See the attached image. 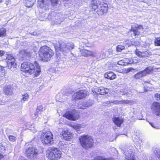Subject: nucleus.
I'll list each match as a JSON object with an SVG mask.
<instances>
[{
  "label": "nucleus",
  "mask_w": 160,
  "mask_h": 160,
  "mask_svg": "<svg viewBox=\"0 0 160 160\" xmlns=\"http://www.w3.org/2000/svg\"><path fill=\"white\" fill-rule=\"evenodd\" d=\"M2 2V1L1 0H0V3L1 2Z\"/></svg>",
  "instance_id": "54"
},
{
  "label": "nucleus",
  "mask_w": 160,
  "mask_h": 160,
  "mask_svg": "<svg viewBox=\"0 0 160 160\" xmlns=\"http://www.w3.org/2000/svg\"><path fill=\"white\" fill-rule=\"evenodd\" d=\"M151 70L149 68H147L144 70L140 72L135 74L134 76L135 78L139 79L142 77L148 74L151 72Z\"/></svg>",
  "instance_id": "12"
},
{
  "label": "nucleus",
  "mask_w": 160,
  "mask_h": 160,
  "mask_svg": "<svg viewBox=\"0 0 160 160\" xmlns=\"http://www.w3.org/2000/svg\"><path fill=\"white\" fill-rule=\"evenodd\" d=\"M153 153L160 160V150L158 149H155Z\"/></svg>",
  "instance_id": "36"
},
{
  "label": "nucleus",
  "mask_w": 160,
  "mask_h": 160,
  "mask_svg": "<svg viewBox=\"0 0 160 160\" xmlns=\"http://www.w3.org/2000/svg\"><path fill=\"white\" fill-rule=\"evenodd\" d=\"M136 55L141 58H147L152 55V53L149 51H145L143 52L136 51Z\"/></svg>",
  "instance_id": "17"
},
{
  "label": "nucleus",
  "mask_w": 160,
  "mask_h": 160,
  "mask_svg": "<svg viewBox=\"0 0 160 160\" xmlns=\"http://www.w3.org/2000/svg\"><path fill=\"white\" fill-rule=\"evenodd\" d=\"M148 82V83H149V82Z\"/></svg>",
  "instance_id": "56"
},
{
  "label": "nucleus",
  "mask_w": 160,
  "mask_h": 160,
  "mask_svg": "<svg viewBox=\"0 0 160 160\" xmlns=\"http://www.w3.org/2000/svg\"><path fill=\"white\" fill-rule=\"evenodd\" d=\"M86 96V91L81 90L75 93L73 95L72 98L73 100H76L84 98Z\"/></svg>",
  "instance_id": "13"
},
{
  "label": "nucleus",
  "mask_w": 160,
  "mask_h": 160,
  "mask_svg": "<svg viewBox=\"0 0 160 160\" xmlns=\"http://www.w3.org/2000/svg\"><path fill=\"white\" fill-rule=\"evenodd\" d=\"M136 149L134 145H130L126 148L124 152L126 160H135L134 152Z\"/></svg>",
  "instance_id": "8"
},
{
  "label": "nucleus",
  "mask_w": 160,
  "mask_h": 160,
  "mask_svg": "<svg viewBox=\"0 0 160 160\" xmlns=\"http://www.w3.org/2000/svg\"><path fill=\"white\" fill-rule=\"evenodd\" d=\"M150 125H151V126L152 127H153V128H157V129H158V127H155V126H154V124H152V123H150Z\"/></svg>",
  "instance_id": "51"
},
{
  "label": "nucleus",
  "mask_w": 160,
  "mask_h": 160,
  "mask_svg": "<svg viewBox=\"0 0 160 160\" xmlns=\"http://www.w3.org/2000/svg\"><path fill=\"white\" fill-rule=\"evenodd\" d=\"M151 110L156 115L160 116V103L154 102L151 106Z\"/></svg>",
  "instance_id": "14"
},
{
  "label": "nucleus",
  "mask_w": 160,
  "mask_h": 160,
  "mask_svg": "<svg viewBox=\"0 0 160 160\" xmlns=\"http://www.w3.org/2000/svg\"><path fill=\"white\" fill-rule=\"evenodd\" d=\"M155 97L156 98L157 100L160 99V94L158 93H156L155 94Z\"/></svg>",
  "instance_id": "44"
},
{
  "label": "nucleus",
  "mask_w": 160,
  "mask_h": 160,
  "mask_svg": "<svg viewBox=\"0 0 160 160\" xmlns=\"http://www.w3.org/2000/svg\"><path fill=\"white\" fill-rule=\"evenodd\" d=\"M72 128L76 130V131H79L82 128H84L85 127V125L84 124H76L74 125H72Z\"/></svg>",
  "instance_id": "24"
},
{
  "label": "nucleus",
  "mask_w": 160,
  "mask_h": 160,
  "mask_svg": "<svg viewBox=\"0 0 160 160\" xmlns=\"http://www.w3.org/2000/svg\"><path fill=\"white\" fill-rule=\"evenodd\" d=\"M42 109V108L41 106H39L36 109L37 111L39 112L40 110H41Z\"/></svg>",
  "instance_id": "48"
},
{
  "label": "nucleus",
  "mask_w": 160,
  "mask_h": 160,
  "mask_svg": "<svg viewBox=\"0 0 160 160\" xmlns=\"http://www.w3.org/2000/svg\"><path fill=\"white\" fill-rule=\"evenodd\" d=\"M38 6L45 11L49 9L48 1L47 0H38Z\"/></svg>",
  "instance_id": "16"
},
{
  "label": "nucleus",
  "mask_w": 160,
  "mask_h": 160,
  "mask_svg": "<svg viewBox=\"0 0 160 160\" xmlns=\"http://www.w3.org/2000/svg\"><path fill=\"white\" fill-rule=\"evenodd\" d=\"M62 152L57 148H49L46 152L47 157L51 160H58L61 157Z\"/></svg>",
  "instance_id": "4"
},
{
  "label": "nucleus",
  "mask_w": 160,
  "mask_h": 160,
  "mask_svg": "<svg viewBox=\"0 0 160 160\" xmlns=\"http://www.w3.org/2000/svg\"><path fill=\"white\" fill-rule=\"evenodd\" d=\"M106 104H105V105L109 106L112 105V103L111 102V101H108L105 102Z\"/></svg>",
  "instance_id": "47"
},
{
  "label": "nucleus",
  "mask_w": 160,
  "mask_h": 160,
  "mask_svg": "<svg viewBox=\"0 0 160 160\" xmlns=\"http://www.w3.org/2000/svg\"><path fill=\"white\" fill-rule=\"evenodd\" d=\"M25 154L27 157L32 158L38 155V150L33 147H30L26 149Z\"/></svg>",
  "instance_id": "10"
},
{
  "label": "nucleus",
  "mask_w": 160,
  "mask_h": 160,
  "mask_svg": "<svg viewBox=\"0 0 160 160\" xmlns=\"http://www.w3.org/2000/svg\"><path fill=\"white\" fill-rule=\"evenodd\" d=\"M132 70H134V69L132 68H130L125 69L124 70H120L118 71L119 72L122 73H127L130 71H132Z\"/></svg>",
  "instance_id": "30"
},
{
  "label": "nucleus",
  "mask_w": 160,
  "mask_h": 160,
  "mask_svg": "<svg viewBox=\"0 0 160 160\" xmlns=\"http://www.w3.org/2000/svg\"><path fill=\"white\" fill-rule=\"evenodd\" d=\"M111 102L112 103V105H113L114 104H119L122 103L121 101H118V100L111 101Z\"/></svg>",
  "instance_id": "39"
},
{
  "label": "nucleus",
  "mask_w": 160,
  "mask_h": 160,
  "mask_svg": "<svg viewBox=\"0 0 160 160\" xmlns=\"http://www.w3.org/2000/svg\"><path fill=\"white\" fill-rule=\"evenodd\" d=\"M125 47L123 46L119 45L117 47V51L120 52H121L122 50L124 49Z\"/></svg>",
  "instance_id": "37"
},
{
  "label": "nucleus",
  "mask_w": 160,
  "mask_h": 160,
  "mask_svg": "<svg viewBox=\"0 0 160 160\" xmlns=\"http://www.w3.org/2000/svg\"><path fill=\"white\" fill-rule=\"evenodd\" d=\"M29 98V96L28 94L25 93L22 95V98L21 99V101L22 102H24L26 101Z\"/></svg>",
  "instance_id": "34"
},
{
  "label": "nucleus",
  "mask_w": 160,
  "mask_h": 160,
  "mask_svg": "<svg viewBox=\"0 0 160 160\" xmlns=\"http://www.w3.org/2000/svg\"><path fill=\"white\" fill-rule=\"evenodd\" d=\"M62 135L63 139L66 140H69L73 137V134L68 130L63 131Z\"/></svg>",
  "instance_id": "18"
},
{
  "label": "nucleus",
  "mask_w": 160,
  "mask_h": 160,
  "mask_svg": "<svg viewBox=\"0 0 160 160\" xmlns=\"http://www.w3.org/2000/svg\"><path fill=\"white\" fill-rule=\"evenodd\" d=\"M24 3L26 7H30L33 5L34 2L33 0H25Z\"/></svg>",
  "instance_id": "27"
},
{
  "label": "nucleus",
  "mask_w": 160,
  "mask_h": 160,
  "mask_svg": "<svg viewBox=\"0 0 160 160\" xmlns=\"http://www.w3.org/2000/svg\"><path fill=\"white\" fill-rule=\"evenodd\" d=\"M56 13L54 12H52L50 13L48 16L47 19L50 20H52L54 17H56Z\"/></svg>",
  "instance_id": "28"
},
{
  "label": "nucleus",
  "mask_w": 160,
  "mask_h": 160,
  "mask_svg": "<svg viewBox=\"0 0 160 160\" xmlns=\"http://www.w3.org/2000/svg\"><path fill=\"white\" fill-rule=\"evenodd\" d=\"M56 17L55 19L54 20L55 23L56 24H60L63 21V19L59 18L58 16Z\"/></svg>",
  "instance_id": "32"
},
{
  "label": "nucleus",
  "mask_w": 160,
  "mask_h": 160,
  "mask_svg": "<svg viewBox=\"0 0 160 160\" xmlns=\"http://www.w3.org/2000/svg\"><path fill=\"white\" fill-rule=\"evenodd\" d=\"M52 4L53 5H55L57 3L58 0H50Z\"/></svg>",
  "instance_id": "45"
},
{
  "label": "nucleus",
  "mask_w": 160,
  "mask_h": 160,
  "mask_svg": "<svg viewBox=\"0 0 160 160\" xmlns=\"http://www.w3.org/2000/svg\"><path fill=\"white\" fill-rule=\"evenodd\" d=\"M122 104H129L131 102V101L128 100L121 101Z\"/></svg>",
  "instance_id": "43"
},
{
  "label": "nucleus",
  "mask_w": 160,
  "mask_h": 160,
  "mask_svg": "<svg viewBox=\"0 0 160 160\" xmlns=\"http://www.w3.org/2000/svg\"><path fill=\"white\" fill-rule=\"evenodd\" d=\"M91 6L92 10L97 9V12L99 15H102L106 13L108 8V4L106 3H104L103 0L102 2H101L100 0H92Z\"/></svg>",
  "instance_id": "2"
},
{
  "label": "nucleus",
  "mask_w": 160,
  "mask_h": 160,
  "mask_svg": "<svg viewBox=\"0 0 160 160\" xmlns=\"http://www.w3.org/2000/svg\"><path fill=\"white\" fill-rule=\"evenodd\" d=\"M41 139L43 144H50L53 141V136L52 133L49 131L43 132L41 135Z\"/></svg>",
  "instance_id": "7"
},
{
  "label": "nucleus",
  "mask_w": 160,
  "mask_h": 160,
  "mask_svg": "<svg viewBox=\"0 0 160 160\" xmlns=\"http://www.w3.org/2000/svg\"><path fill=\"white\" fill-rule=\"evenodd\" d=\"M113 139H112V140H110V141H113Z\"/></svg>",
  "instance_id": "55"
},
{
  "label": "nucleus",
  "mask_w": 160,
  "mask_h": 160,
  "mask_svg": "<svg viewBox=\"0 0 160 160\" xmlns=\"http://www.w3.org/2000/svg\"><path fill=\"white\" fill-rule=\"evenodd\" d=\"M94 90L95 92L97 94L101 95L107 93L108 91V89H105V88L103 87H96L94 88Z\"/></svg>",
  "instance_id": "19"
},
{
  "label": "nucleus",
  "mask_w": 160,
  "mask_h": 160,
  "mask_svg": "<svg viewBox=\"0 0 160 160\" xmlns=\"http://www.w3.org/2000/svg\"><path fill=\"white\" fill-rule=\"evenodd\" d=\"M154 45L156 46H160V37L156 38L154 40Z\"/></svg>",
  "instance_id": "35"
},
{
  "label": "nucleus",
  "mask_w": 160,
  "mask_h": 160,
  "mask_svg": "<svg viewBox=\"0 0 160 160\" xmlns=\"http://www.w3.org/2000/svg\"><path fill=\"white\" fill-rule=\"evenodd\" d=\"M104 77L108 79H113L116 78V75L112 72H109L105 74Z\"/></svg>",
  "instance_id": "23"
},
{
  "label": "nucleus",
  "mask_w": 160,
  "mask_h": 160,
  "mask_svg": "<svg viewBox=\"0 0 160 160\" xmlns=\"http://www.w3.org/2000/svg\"><path fill=\"white\" fill-rule=\"evenodd\" d=\"M2 155L1 154H0V158H2Z\"/></svg>",
  "instance_id": "53"
},
{
  "label": "nucleus",
  "mask_w": 160,
  "mask_h": 160,
  "mask_svg": "<svg viewBox=\"0 0 160 160\" xmlns=\"http://www.w3.org/2000/svg\"><path fill=\"white\" fill-rule=\"evenodd\" d=\"M38 53L41 60L45 62L50 60L54 54L52 49L46 46L41 47L40 48Z\"/></svg>",
  "instance_id": "3"
},
{
  "label": "nucleus",
  "mask_w": 160,
  "mask_h": 160,
  "mask_svg": "<svg viewBox=\"0 0 160 160\" xmlns=\"http://www.w3.org/2000/svg\"><path fill=\"white\" fill-rule=\"evenodd\" d=\"M109 52H110V53H111V54H112V51L111 50H108Z\"/></svg>",
  "instance_id": "52"
},
{
  "label": "nucleus",
  "mask_w": 160,
  "mask_h": 160,
  "mask_svg": "<svg viewBox=\"0 0 160 160\" xmlns=\"http://www.w3.org/2000/svg\"><path fill=\"white\" fill-rule=\"evenodd\" d=\"M128 60L127 59H124L119 61L118 62V64L121 65L125 66L127 64V61Z\"/></svg>",
  "instance_id": "33"
},
{
  "label": "nucleus",
  "mask_w": 160,
  "mask_h": 160,
  "mask_svg": "<svg viewBox=\"0 0 160 160\" xmlns=\"http://www.w3.org/2000/svg\"><path fill=\"white\" fill-rule=\"evenodd\" d=\"M80 52L82 55L85 57L88 56L95 57L97 55V52L96 51H91L84 49L81 50Z\"/></svg>",
  "instance_id": "15"
},
{
  "label": "nucleus",
  "mask_w": 160,
  "mask_h": 160,
  "mask_svg": "<svg viewBox=\"0 0 160 160\" xmlns=\"http://www.w3.org/2000/svg\"><path fill=\"white\" fill-rule=\"evenodd\" d=\"M132 41H131L130 40H127L125 42V44L127 45L128 46H129L132 45Z\"/></svg>",
  "instance_id": "41"
},
{
  "label": "nucleus",
  "mask_w": 160,
  "mask_h": 160,
  "mask_svg": "<svg viewBox=\"0 0 160 160\" xmlns=\"http://www.w3.org/2000/svg\"><path fill=\"white\" fill-rule=\"evenodd\" d=\"M54 47L57 52L60 50L65 55L74 48V45L72 42H62L60 43L59 47L55 46Z\"/></svg>",
  "instance_id": "6"
},
{
  "label": "nucleus",
  "mask_w": 160,
  "mask_h": 160,
  "mask_svg": "<svg viewBox=\"0 0 160 160\" xmlns=\"http://www.w3.org/2000/svg\"><path fill=\"white\" fill-rule=\"evenodd\" d=\"M132 45L138 46L140 45L139 42L137 41H132Z\"/></svg>",
  "instance_id": "38"
},
{
  "label": "nucleus",
  "mask_w": 160,
  "mask_h": 160,
  "mask_svg": "<svg viewBox=\"0 0 160 160\" xmlns=\"http://www.w3.org/2000/svg\"><path fill=\"white\" fill-rule=\"evenodd\" d=\"M113 121L115 124L118 127H120L123 121V119L120 118H113Z\"/></svg>",
  "instance_id": "22"
},
{
  "label": "nucleus",
  "mask_w": 160,
  "mask_h": 160,
  "mask_svg": "<svg viewBox=\"0 0 160 160\" xmlns=\"http://www.w3.org/2000/svg\"><path fill=\"white\" fill-rule=\"evenodd\" d=\"M6 60L8 68L12 71H14L16 69L17 65L15 62V58L11 54H7Z\"/></svg>",
  "instance_id": "9"
},
{
  "label": "nucleus",
  "mask_w": 160,
  "mask_h": 160,
  "mask_svg": "<svg viewBox=\"0 0 160 160\" xmlns=\"http://www.w3.org/2000/svg\"><path fill=\"white\" fill-rule=\"evenodd\" d=\"M93 160H114L111 158H106L103 156H97L95 157Z\"/></svg>",
  "instance_id": "29"
},
{
  "label": "nucleus",
  "mask_w": 160,
  "mask_h": 160,
  "mask_svg": "<svg viewBox=\"0 0 160 160\" xmlns=\"http://www.w3.org/2000/svg\"><path fill=\"white\" fill-rule=\"evenodd\" d=\"M80 143L83 148L88 149L93 145V141L92 137L88 135H83L79 138Z\"/></svg>",
  "instance_id": "5"
},
{
  "label": "nucleus",
  "mask_w": 160,
  "mask_h": 160,
  "mask_svg": "<svg viewBox=\"0 0 160 160\" xmlns=\"http://www.w3.org/2000/svg\"><path fill=\"white\" fill-rule=\"evenodd\" d=\"M92 104V102H85L83 103L80 102L78 104V108L84 109L91 106Z\"/></svg>",
  "instance_id": "20"
},
{
  "label": "nucleus",
  "mask_w": 160,
  "mask_h": 160,
  "mask_svg": "<svg viewBox=\"0 0 160 160\" xmlns=\"http://www.w3.org/2000/svg\"><path fill=\"white\" fill-rule=\"evenodd\" d=\"M135 27H136V29H133L132 27V28L134 36L138 34L140 32V30H143L142 27L141 25H137L135 26Z\"/></svg>",
  "instance_id": "21"
},
{
  "label": "nucleus",
  "mask_w": 160,
  "mask_h": 160,
  "mask_svg": "<svg viewBox=\"0 0 160 160\" xmlns=\"http://www.w3.org/2000/svg\"><path fill=\"white\" fill-rule=\"evenodd\" d=\"M6 30L4 28H1L0 29V37H3L6 36Z\"/></svg>",
  "instance_id": "31"
},
{
  "label": "nucleus",
  "mask_w": 160,
  "mask_h": 160,
  "mask_svg": "<svg viewBox=\"0 0 160 160\" xmlns=\"http://www.w3.org/2000/svg\"><path fill=\"white\" fill-rule=\"evenodd\" d=\"M63 116L67 118L72 121H75L79 118V115L78 112L74 110L70 111L63 115Z\"/></svg>",
  "instance_id": "11"
},
{
  "label": "nucleus",
  "mask_w": 160,
  "mask_h": 160,
  "mask_svg": "<svg viewBox=\"0 0 160 160\" xmlns=\"http://www.w3.org/2000/svg\"><path fill=\"white\" fill-rule=\"evenodd\" d=\"M128 60L127 61V64H131V63H133V62H132L133 61V58H129V59H127Z\"/></svg>",
  "instance_id": "42"
},
{
  "label": "nucleus",
  "mask_w": 160,
  "mask_h": 160,
  "mask_svg": "<svg viewBox=\"0 0 160 160\" xmlns=\"http://www.w3.org/2000/svg\"><path fill=\"white\" fill-rule=\"evenodd\" d=\"M39 113L38 112H37V110H36V111L35 112L34 115H35V117L36 118L38 117V113Z\"/></svg>",
  "instance_id": "50"
},
{
  "label": "nucleus",
  "mask_w": 160,
  "mask_h": 160,
  "mask_svg": "<svg viewBox=\"0 0 160 160\" xmlns=\"http://www.w3.org/2000/svg\"><path fill=\"white\" fill-rule=\"evenodd\" d=\"M102 56L101 58H106V57H108V55H107V54L104 52H103L101 55Z\"/></svg>",
  "instance_id": "46"
},
{
  "label": "nucleus",
  "mask_w": 160,
  "mask_h": 160,
  "mask_svg": "<svg viewBox=\"0 0 160 160\" xmlns=\"http://www.w3.org/2000/svg\"><path fill=\"white\" fill-rule=\"evenodd\" d=\"M9 139L11 141L13 142L16 140V137L10 135L9 136Z\"/></svg>",
  "instance_id": "40"
},
{
  "label": "nucleus",
  "mask_w": 160,
  "mask_h": 160,
  "mask_svg": "<svg viewBox=\"0 0 160 160\" xmlns=\"http://www.w3.org/2000/svg\"><path fill=\"white\" fill-rule=\"evenodd\" d=\"M133 61L132 62H133V63H136L137 62H138V60L136 58H133Z\"/></svg>",
  "instance_id": "49"
},
{
  "label": "nucleus",
  "mask_w": 160,
  "mask_h": 160,
  "mask_svg": "<svg viewBox=\"0 0 160 160\" xmlns=\"http://www.w3.org/2000/svg\"><path fill=\"white\" fill-rule=\"evenodd\" d=\"M4 92L7 94L12 95V88L10 86L5 87L4 89Z\"/></svg>",
  "instance_id": "26"
},
{
  "label": "nucleus",
  "mask_w": 160,
  "mask_h": 160,
  "mask_svg": "<svg viewBox=\"0 0 160 160\" xmlns=\"http://www.w3.org/2000/svg\"><path fill=\"white\" fill-rule=\"evenodd\" d=\"M21 71L26 73L32 74L34 73L36 77L38 76L41 72L40 67L36 62L33 63L28 62L23 63L21 66Z\"/></svg>",
  "instance_id": "1"
},
{
  "label": "nucleus",
  "mask_w": 160,
  "mask_h": 160,
  "mask_svg": "<svg viewBox=\"0 0 160 160\" xmlns=\"http://www.w3.org/2000/svg\"><path fill=\"white\" fill-rule=\"evenodd\" d=\"M20 54L22 56L29 57L31 56V53L28 50H22L20 51Z\"/></svg>",
  "instance_id": "25"
}]
</instances>
